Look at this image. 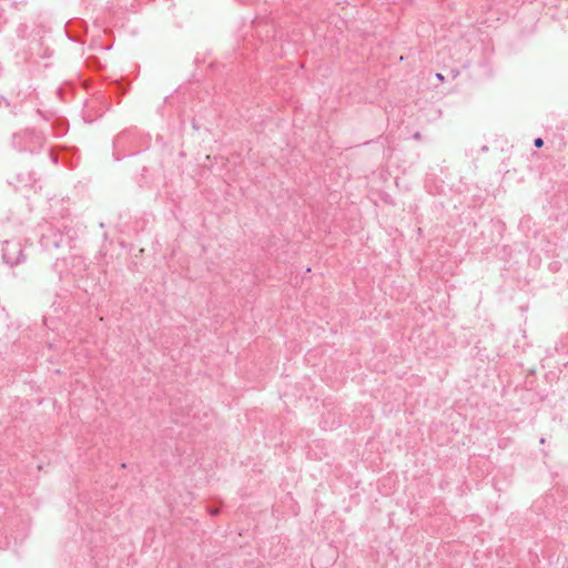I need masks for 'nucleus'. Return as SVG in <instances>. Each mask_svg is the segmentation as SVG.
<instances>
[{
	"mask_svg": "<svg viewBox=\"0 0 568 568\" xmlns=\"http://www.w3.org/2000/svg\"><path fill=\"white\" fill-rule=\"evenodd\" d=\"M534 144H535V146L540 148V146H542L544 141H542V139L538 138V139L535 140Z\"/></svg>",
	"mask_w": 568,
	"mask_h": 568,
	"instance_id": "f257e3e1",
	"label": "nucleus"
},
{
	"mask_svg": "<svg viewBox=\"0 0 568 568\" xmlns=\"http://www.w3.org/2000/svg\"><path fill=\"white\" fill-rule=\"evenodd\" d=\"M436 78L439 80V81H444V75L442 73H437L436 74Z\"/></svg>",
	"mask_w": 568,
	"mask_h": 568,
	"instance_id": "f03ea898",
	"label": "nucleus"
}]
</instances>
